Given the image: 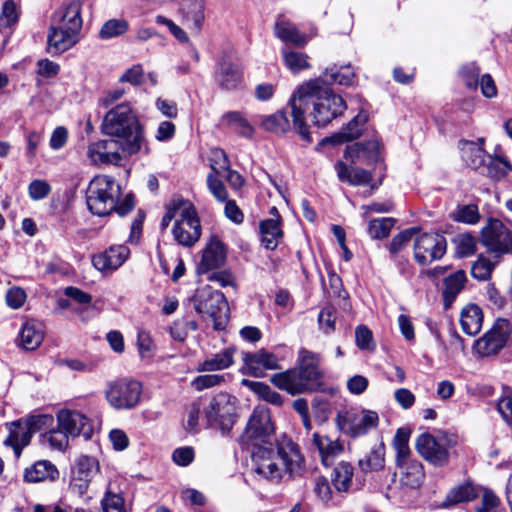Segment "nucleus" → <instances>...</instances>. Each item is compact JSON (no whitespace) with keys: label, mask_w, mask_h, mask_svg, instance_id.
Instances as JSON below:
<instances>
[{"label":"nucleus","mask_w":512,"mask_h":512,"mask_svg":"<svg viewBox=\"0 0 512 512\" xmlns=\"http://www.w3.org/2000/svg\"><path fill=\"white\" fill-rule=\"evenodd\" d=\"M103 512H125L124 499L120 494L108 490L101 501Z\"/></svg>","instance_id":"54"},{"label":"nucleus","mask_w":512,"mask_h":512,"mask_svg":"<svg viewBox=\"0 0 512 512\" xmlns=\"http://www.w3.org/2000/svg\"><path fill=\"white\" fill-rule=\"evenodd\" d=\"M24 480L29 483L53 482L59 478V470L48 460H39L24 471Z\"/></svg>","instance_id":"25"},{"label":"nucleus","mask_w":512,"mask_h":512,"mask_svg":"<svg viewBox=\"0 0 512 512\" xmlns=\"http://www.w3.org/2000/svg\"><path fill=\"white\" fill-rule=\"evenodd\" d=\"M243 384L248 386L251 390H253L260 398L265 400L268 403H271L275 406H281L283 404L282 396L274 391L269 385L263 382L243 380Z\"/></svg>","instance_id":"44"},{"label":"nucleus","mask_w":512,"mask_h":512,"mask_svg":"<svg viewBox=\"0 0 512 512\" xmlns=\"http://www.w3.org/2000/svg\"><path fill=\"white\" fill-rule=\"evenodd\" d=\"M453 242L456 246V254L459 257L470 256L476 251V238L470 233L456 235Z\"/></svg>","instance_id":"49"},{"label":"nucleus","mask_w":512,"mask_h":512,"mask_svg":"<svg viewBox=\"0 0 512 512\" xmlns=\"http://www.w3.org/2000/svg\"><path fill=\"white\" fill-rule=\"evenodd\" d=\"M97 471V462L93 457L82 455L77 459L74 475L92 479Z\"/></svg>","instance_id":"53"},{"label":"nucleus","mask_w":512,"mask_h":512,"mask_svg":"<svg viewBox=\"0 0 512 512\" xmlns=\"http://www.w3.org/2000/svg\"><path fill=\"white\" fill-rule=\"evenodd\" d=\"M313 444L317 447L325 466H330L335 457L343 450V446L338 440H332L328 436L319 433L313 434Z\"/></svg>","instance_id":"29"},{"label":"nucleus","mask_w":512,"mask_h":512,"mask_svg":"<svg viewBox=\"0 0 512 512\" xmlns=\"http://www.w3.org/2000/svg\"><path fill=\"white\" fill-rule=\"evenodd\" d=\"M512 332L509 320L498 318L493 326L478 340L474 350L481 357L497 355L508 343Z\"/></svg>","instance_id":"12"},{"label":"nucleus","mask_w":512,"mask_h":512,"mask_svg":"<svg viewBox=\"0 0 512 512\" xmlns=\"http://www.w3.org/2000/svg\"><path fill=\"white\" fill-rule=\"evenodd\" d=\"M106 146L110 163L117 165L121 162L123 156L136 154L142 150L144 146L139 144V136L134 140H126L112 137L103 140Z\"/></svg>","instance_id":"24"},{"label":"nucleus","mask_w":512,"mask_h":512,"mask_svg":"<svg viewBox=\"0 0 512 512\" xmlns=\"http://www.w3.org/2000/svg\"><path fill=\"white\" fill-rule=\"evenodd\" d=\"M378 414L371 410L351 408L339 412L336 423L339 429L346 435L358 437L366 434L378 425Z\"/></svg>","instance_id":"11"},{"label":"nucleus","mask_w":512,"mask_h":512,"mask_svg":"<svg viewBox=\"0 0 512 512\" xmlns=\"http://www.w3.org/2000/svg\"><path fill=\"white\" fill-rule=\"evenodd\" d=\"M51 191L50 184L45 180H33L28 186V193L32 200H42L48 196Z\"/></svg>","instance_id":"62"},{"label":"nucleus","mask_w":512,"mask_h":512,"mask_svg":"<svg viewBox=\"0 0 512 512\" xmlns=\"http://www.w3.org/2000/svg\"><path fill=\"white\" fill-rule=\"evenodd\" d=\"M120 195L121 187L113 177L97 175L86 190L87 207L94 215H109L116 209Z\"/></svg>","instance_id":"7"},{"label":"nucleus","mask_w":512,"mask_h":512,"mask_svg":"<svg viewBox=\"0 0 512 512\" xmlns=\"http://www.w3.org/2000/svg\"><path fill=\"white\" fill-rule=\"evenodd\" d=\"M130 250L125 245L111 246L103 253L92 257L93 266L102 272L114 271L127 260Z\"/></svg>","instance_id":"23"},{"label":"nucleus","mask_w":512,"mask_h":512,"mask_svg":"<svg viewBox=\"0 0 512 512\" xmlns=\"http://www.w3.org/2000/svg\"><path fill=\"white\" fill-rule=\"evenodd\" d=\"M41 325L35 322H26L19 335V344L25 350H35L43 341Z\"/></svg>","instance_id":"35"},{"label":"nucleus","mask_w":512,"mask_h":512,"mask_svg":"<svg viewBox=\"0 0 512 512\" xmlns=\"http://www.w3.org/2000/svg\"><path fill=\"white\" fill-rule=\"evenodd\" d=\"M363 472L380 471L384 468V443L373 448L363 459L359 460Z\"/></svg>","instance_id":"40"},{"label":"nucleus","mask_w":512,"mask_h":512,"mask_svg":"<svg viewBox=\"0 0 512 512\" xmlns=\"http://www.w3.org/2000/svg\"><path fill=\"white\" fill-rule=\"evenodd\" d=\"M510 171H512V164L506 157L489 155L483 170L480 172L494 181H499Z\"/></svg>","instance_id":"38"},{"label":"nucleus","mask_w":512,"mask_h":512,"mask_svg":"<svg viewBox=\"0 0 512 512\" xmlns=\"http://www.w3.org/2000/svg\"><path fill=\"white\" fill-rule=\"evenodd\" d=\"M142 384L134 379L119 378L107 384L105 398L116 410H129L136 407L141 399Z\"/></svg>","instance_id":"9"},{"label":"nucleus","mask_w":512,"mask_h":512,"mask_svg":"<svg viewBox=\"0 0 512 512\" xmlns=\"http://www.w3.org/2000/svg\"><path fill=\"white\" fill-rule=\"evenodd\" d=\"M189 200L183 199L181 197L173 198L166 206V213L161 221V228L166 229L173 219H178L181 217V211L186 208Z\"/></svg>","instance_id":"50"},{"label":"nucleus","mask_w":512,"mask_h":512,"mask_svg":"<svg viewBox=\"0 0 512 512\" xmlns=\"http://www.w3.org/2000/svg\"><path fill=\"white\" fill-rule=\"evenodd\" d=\"M181 10L188 21H191L196 27L201 26L204 20L203 0H184Z\"/></svg>","instance_id":"46"},{"label":"nucleus","mask_w":512,"mask_h":512,"mask_svg":"<svg viewBox=\"0 0 512 512\" xmlns=\"http://www.w3.org/2000/svg\"><path fill=\"white\" fill-rule=\"evenodd\" d=\"M467 281L463 270H458L444 279L443 301L446 309L450 308L457 295L462 291Z\"/></svg>","instance_id":"32"},{"label":"nucleus","mask_w":512,"mask_h":512,"mask_svg":"<svg viewBox=\"0 0 512 512\" xmlns=\"http://www.w3.org/2000/svg\"><path fill=\"white\" fill-rule=\"evenodd\" d=\"M480 68L475 63L464 65L460 70L463 82L469 89H476L479 85Z\"/></svg>","instance_id":"56"},{"label":"nucleus","mask_w":512,"mask_h":512,"mask_svg":"<svg viewBox=\"0 0 512 512\" xmlns=\"http://www.w3.org/2000/svg\"><path fill=\"white\" fill-rule=\"evenodd\" d=\"M415 231L414 229H406L398 233L393 237L390 245L389 252L391 255H396L403 250L407 246V244L411 241Z\"/></svg>","instance_id":"60"},{"label":"nucleus","mask_w":512,"mask_h":512,"mask_svg":"<svg viewBox=\"0 0 512 512\" xmlns=\"http://www.w3.org/2000/svg\"><path fill=\"white\" fill-rule=\"evenodd\" d=\"M226 261V247L217 237L212 236L203 250L201 261L198 264V273H208L210 270L218 269Z\"/></svg>","instance_id":"21"},{"label":"nucleus","mask_w":512,"mask_h":512,"mask_svg":"<svg viewBox=\"0 0 512 512\" xmlns=\"http://www.w3.org/2000/svg\"><path fill=\"white\" fill-rule=\"evenodd\" d=\"M494 268V264L487 258L480 256L471 268V275L478 280H487Z\"/></svg>","instance_id":"58"},{"label":"nucleus","mask_w":512,"mask_h":512,"mask_svg":"<svg viewBox=\"0 0 512 512\" xmlns=\"http://www.w3.org/2000/svg\"><path fill=\"white\" fill-rule=\"evenodd\" d=\"M477 497L478 492L474 484L470 481H466L449 490L441 504V507L450 508L461 503L471 502Z\"/></svg>","instance_id":"27"},{"label":"nucleus","mask_w":512,"mask_h":512,"mask_svg":"<svg viewBox=\"0 0 512 512\" xmlns=\"http://www.w3.org/2000/svg\"><path fill=\"white\" fill-rule=\"evenodd\" d=\"M174 240L181 246L192 247L201 237L200 219L194 205L189 201L175 220L172 228Z\"/></svg>","instance_id":"13"},{"label":"nucleus","mask_w":512,"mask_h":512,"mask_svg":"<svg viewBox=\"0 0 512 512\" xmlns=\"http://www.w3.org/2000/svg\"><path fill=\"white\" fill-rule=\"evenodd\" d=\"M294 129L305 141L310 142V130L305 120L306 111L310 112L313 122L324 127L346 110L345 101L331 91L321 78L309 80L301 85L289 100Z\"/></svg>","instance_id":"2"},{"label":"nucleus","mask_w":512,"mask_h":512,"mask_svg":"<svg viewBox=\"0 0 512 512\" xmlns=\"http://www.w3.org/2000/svg\"><path fill=\"white\" fill-rule=\"evenodd\" d=\"M221 123L244 138L251 139L255 132V129L250 122L238 111L225 113L221 117Z\"/></svg>","instance_id":"33"},{"label":"nucleus","mask_w":512,"mask_h":512,"mask_svg":"<svg viewBox=\"0 0 512 512\" xmlns=\"http://www.w3.org/2000/svg\"><path fill=\"white\" fill-rule=\"evenodd\" d=\"M498 411L503 420L512 426V396L511 391L506 390L498 402Z\"/></svg>","instance_id":"64"},{"label":"nucleus","mask_w":512,"mask_h":512,"mask_svg":"<svg viewBox=\"0 0 512 512\" xmlns=\"http://www.w3.org/2000/svg\"><path fill=\"white\" fill-rule=\"evenodd\" d=\"M262 244L266 249L274 250L283 236L279 220L266 219L260 223Z\"/></svg>","instance_id":"36"},{"label":"nucleus","mask_w":512,"mask_h":512,"mask_svg":"<svg viewBox=\"0 0 512 512\" xmlns=\"http://www.w3.org/2000/svg\"><path fill=\"white\" fill-rule=\"evenodd\" d=\"M235 410L234 397L224 392L216 394L205 408L207 427L229 432L234 424Z\"/></svg>","instance_id":"10"},{"label":"nucleus","mask_w":512,"mask_h":512,"mask_svg":"<svg viewBox=\"0 0 512 512\" xmlns=\"http://www.w3.org/2000/svg\"><path fill=\"white\" fill-rule=\"evenodd\" d=\"M462 157L470 168L474 170H483L486 164V151L474 143H468L466 147L463 148Z\"/></svg>","instance_id":"41"},{"label":"nucleus","mask_w":512,"mask_h":512,"mask_svg":"<svg viewBox=\"0 0 512 512\" xmlns=\"http://www.w3.org/2000/svg\"><path fill=\"white\" fill-rule=\"evenodd\" d=\"M481 243L496 256L512 254V232L498 219L490 218L482 228Z\"/></svg>","instance_id":"14"},{"label":"nucleus","mask_w":512,"mask_h":512,"mask_svg":"<svg viewBox=\"0 0 512 512\" xmlns=\"http://www.w3.org/2000/svg\"><path fill=\"white\" fill-rule=\"evenodd\" d=\"M234 354L235 349L228 347L199 363L197 371L212 372L227 369L234 364Z\"/></svg>","instance_id":"31"},{"label":"nucleus","mask_w":512,"mask_h":512,"mask_svg":"<svg viewBox=\"0 0 512 512\" xmlns=\"http://www.w3.org/2000/svg\"><path fill=\"white\" fill-rule=\"evenodd\" d=\"M284 63L293 73L309 67L308 56L302 52L283 50Z\"/></svg>","instance_id":"48"},{"label":"nucleus","mask_w":512,"mask_h":512,"mask_svg":"<svg viewBox=\"0 0 512 512\" xmlns=\"http://www.w3.org/2000/svg\"><path fill=\"white\" fill-rule=\"evenodd\" d=\"M338 179L341 182H346L350 185H364L370 182L371 174L359 167L348 166L342 161H338L335 164Z\"/></svg>","instance_id":"30"},{"label":"nucleus","mask_w":512,"mask_h":512,"mask_svg":"<svg viewBox=\"0 0 512 512\" xmlns=\"http://www.w3.org/2000/svg\"><path fill=\"white\" fill-rule=\"evenodd\" d=\"M367 121V112L361 110L339 133L334 134L330 141L334 144H341L359 138Z\"/></svg>","instance_id":"26"},{"label":"nucleus","mask_w":512,"mask_h":512,"mask_svg":"<svg viewBox=\"0 0 512 512\" xmlns=\"http://www.w3.org/2000/svg\"><path fill=\"white\" fill-rule=\"evenodd\" d=\"M260 119V126L269 132L286 133L291 128L287 113L282 110L271 115L261 116Z\"/></svg>","instance_id":"39"},{"label":"nucleus","mask_w":512,"mask_h":512,"mask_svg":"<svg viewBox=\"0 0 512 512\" xmlns=\"http://www.w3.org/2000/svg\"><path fill=\"white\" fill-rule=\"evenodd\" d=\"M500 499L490 490H485L481 503L476 507V512H500Z\"/></svg>","instance_id":"63"},{"label":"nucleus","mask_w":512,"mask_h":512,"mask_svg":"<svg viewBox=\"0 0 512 512\" xmlns=\"http://www.w3.org/2000/svg\"><path fill=\"white\" fill-rule=\"evenodd\" d=\"M102 129L106 135L119 139L134 140L139 136V144L144 146L145 153L149 152L143 127L129 103L110 109L104 117Z\"/></svg>","instance_id":"6"},{"label":"nucleus","mask_w":512,"mask_h":512,"mask_svg":"<svg viewBox=\"0 0 512 512\" xmlns=\"http://www.w3.org/2000/svg\"><path fill=\"white\" fill-rule=\"evenodd\" d=\"M336 310L333 307H324L318 316L320 328L327 334L335 330Z\"/></svg>","instance_id":"61"},{"label":"nucleus","mask_w":512,"mask_h":512,"mask_svg":"<svg viewBox=\"0 0 512 512\" xmlns=\"http://www.w3.org/2000/svg\"><path fill=\"white\" fill-rule=\"evenodd\" d=\"M58 428L63 429L70 437L83 435L85 439L91 437L92 428L89 419L82 413L74 410H61L57 413Z\"/></svg>","instance_id":"19"},{"label":"nucleus","mask_w":512,"mask_h":512,"mask_svg":"<svg viewBox=\"0 0 512 512\" xmlns=\"http://www.w3.org/2000/svg\"><path fill=\"white\" fill-rule=\"evenodd\" d=\"M33 432L26 424L14 423L8 438L4 443L11 446L17 456L21 450L30 443Z\"/></svg>","instance_id":"37"},{"label":"nucleus","mask_w":512,"mask_h":512,"mask_svg":"<svg viewBox=\"0 0 512 512\" xmlns=\"http://www.w3.org/2000/svg\"><path fill=\"white\" fill-rule=\"evenodd\" d=\"M19 18L18 9L13 0H7L2 7L0 14V24L4 27L14 25Z\"/></svg>","instance_id":"59"},{"label":"nucleus","mask_w":512,"mask_h":512,"mask_svg":"<svg viewBox=\"0 0 512 512\" xmlns=\"http://www.w3.org/2000/svg\"><path fill=\"white\" fill-rule=\"evenodd\" d=\"M460 324L465 334L469 336L478 334L483 324L482 309L476 304L465 306L460 314Z\"/></svg>","instance_id":"28"},{"label":"nucleus","mask_w":512,"mask_h":512,"mask_svg":"<svg viewBox=\"0 0 512 512\" xmlns=\"http://www.w3.org/2000/svg\"><path fill=\"white\" fill-rule=\"evenodd\" d=\"M381 155V137L375 136L369 140L347 145L344 157L351 163L375 164Z\"/></svg>","instance_id":"17"},{"label":"nucleus","mask_w":512,"mask_h":512,"mask_svg":"<svg viewBox=\"0 0 512 512\" xmlns=\"http://www.w3.org/2000/svg\"><path fill=\"white\" fill-rule=\"evenodd\" d=\"M129 30V22L124 18H112L103 23L99 37L103 40L124 35Z\"/></svg>","instance_id":"42"},{"label":"nucleus","mask_w":512,"mask_h":512,"mask_svg":"<svg viewBox=\"0 0 512 512\" xmlns=\"http://www.w3.org/2000/svg\"><path fill=\"white\" fill-rule=\"evenodd\" d=\"M273 433L269 410L256 407L240 436L242 444L252 447L254 471L275 483L301 476L305 471V462L299 446L285 435L272 442Z\"/></svg>","instance_id":"1"},{"label":"nucleus","mask_w":512,"mask_h":512,"mask_svg":"<svg viewBox=\"0 0 512 512\" xmlns=\"http://www.w3.org/2000/svg\"><path fill=\"white\" fill-rule=\"evenodd\" d=\"M425 478L422 463L410 457L396 459V470L393 473V481L398 479L402 486L412 489L421 486Z\"/></svg>","instance_id":"18"},{"label":"nucleus","mask_w":512,"mask_h":512,"mask_svg":"<svg viewBox=\"0 0 512 512\" xmlns=\"http://www.w3.org/2000/svg\"><path fill=\"white\" fill-rule=\"evenodd\" d=\"M224 376L218 375V374H205L197 376L193 379L191 382V385L193 388H195L197 391H202L204 389L212 388L215 386L220 385L222 382H224Z\"/></svg>","instance_id":"57"},{"label":"nucleus","mask_w":512,"mask_h":512,"mask_svg":"<svg viewBox=\"0 0 512 512\" xmlns=\"http://www.w3.org/2000/svg\"><path fill=\"white\" fill-rule=\"evenodd\" d=\"M82 3L80 0H65L53 13L47 36V52L59 55L79 40L82 27Z\"/></svg>","instance_id":"5"},{"label":"nucleus","mask_w":512,"mask_h":512,"mask_svg":"<svg viewBox=\"0 0 512 512\" xmlns=\"http://www.w3.org/2000/svg\"><path fill=\"white\" fill-rule=\"evenodd\" d=\"M453 219L457 222L470 225L478 223L480 220V214L477 205L468 204L458 206L453 213Z\"/></svg>","instance_id":"51"},{"label":"nucleus","mask_w":512,"mask_h":512,"mask_svg":"<svg viewBox=\"0 0 512 512\" xmlns=\"http://www.w3.org/2000/svg\"><path fill=\"white\" fill-rule=\"evenodd\" d=\"M88 157L95 164H111L103 140L92 143L88 147Z\"/></svg>","instance_id":"55"},{"label":"nucleus","mask_w":512,"mask_h":512,"mask_svg":"<svg viewBox=\"0 0 512 512\" xmlns=\"http://www.w3.org/2000/svg\"><path fill=\"white\" fill-rule=\"evenodd\" d=\"M321 355L301 348L294 368L275 373L270 382L278 389L295 396L318 391L323 386L324 372L320 368Z\"/></svg>","instance_id":"3"},{"label":"nucleus","mask_w":512,"mask_h":512,"mask_svg":"<svg viewBox=\"0 0 512 512\" xmlns=\"http://www.w3.org/2000/svg\"><path fill=\"white\" fill-rule=\"evenodd\" d=\"M415 449L418 454L430 464L443 467L448 464L450 454L445 437H435L424 432L415 440Z\"/></svg>","instance_id":"16"},{"label":"nucleus","mask_w":512,"mask_h":512,"mask_svg":"<svg viewBox=\"0 0 512 512\" xmlns=\"http://www.w3.org/2000/svg\"><path fill=\"white\" fill-rule=\"evenodd\" d=\"M215 81L224 90H234L242 82V71L229 58H221L215 69Z\"/></svg>","instance_id":"22"},{"label":"nucleus","mask_w":512,"mask_h":512,"mask_svg":"<svg viewBox=\"0 0 512 512\" xmlns=\"http://www.w3.org/2000/svg\"><path fill=\"white\" fill-rule=\"evenodd\" d=\"M196 312L212 319L215 330H223L229 319V306L222 292L204 287L192 299Z\"/></svg>","instance_id":"8"},{"label":"nucleus","mask_w":512,"mask_h":512,"mask_svg":"<svg viewBox=\"0 0 512 512\" xmlns=\"http://www.w3.org/2000/svg\"><path fill=\"white\" fill-rule=\"evenodd\" d=\"M446 251V238L438 233H423L414 242V259L421 266L440 260Z\"/></svg>","instance_id":"15"},{"label":"nucleus","mask_w":512,"mask_h":512,"mask_svg":"<svg viewBox=\"0 0 512 512\" xmlns=\"http://www.w3.org/2000/svg\"><path fill=\"white\" fill-rule=\"evenodd\" d=\"M355 343L356 346L362 351H374L376 347L372 331L365 325H359L356 327Z\"/></svg>","instance_id":"52"},{"label":"nucleus","mask_w":512,"mask_h":512,"mask_svg":"<svg viewBox=\"0 0 512 512\" xmlns=\"http://www.w3.org/2000/svg\"><path fill=\"white\" fill-rule=\"evenodd\" d=\"M355 77L354 71L350 66H343L339 69L335 67L326 69L323 77H320L325 85L330 83H338L340 85H349L353 82Z\"/></svg>","instance_id":"45"},{"label":"nucleus","mask_w":512,"mask_h":512,"mask_svg":"<svg viewBox=\"0 0 512 512\" xmlns=\"http://www.w3.org/2000/svg\"><path fill=\"white\" fill-rule=\"evenodd\" d=\"M243 361L248 373L253 377H262L266 370L281 368L278 357L265 349L255 353H245Z\"/></svg>","instance_id":"20"},{"label":"nucleus","mask_w":512,"mask_h":512,"mask_svg":"<svg viewBox=\"0 0 512 512\" xmlns=\"http://www.w3.org/2000/svg\"><path fill=\"white\" fill-rule=\"evenodd\" d=\"M321 355L301 348L294 368L275 373L270 382L278 389L295 396L318 391L323 386L324 372L320 368Z\"/></svg>","instance_id":"4"},{"label":"nucleus","mask_w":512,"mask_h":512,"mask_svg":"<svg viewBox=\"0 0 512 512\" xmlns=\"http://www.w3.org/2000/svg\"><path fill=\"white\" fill-rule=\"evenodd\" d=\"M353 477V467L348 462H340L334 469L332 483L339 492L349 489Z\"/></svg>","instance_id":"43"},{"label":"nucleus","mask_w":512,"mask_h":512,"mask_svg":"<svg viewBox=\"0 0 512 512\" xmlns=\"http://www.w3.org/2000/svg\"><path fill=\"white\" fill-rule=\"evenodd\" d=\"M275 35L280 40L299 47L305 46L308 42V37L305 34L301 33L293 23L284 19H279L275 23Z\"/></svg>","instance_id":"34"},{"label":"nucleus","mask_w":512,"mask_h":512,"mask_svg":"<svg viewBox=\"0 0 512 512\" xmlns=\"http://www.w3.org/2000/svg\"><path fill=\"white\" fill-rule=\"evenodd\" d=\"M411 430L409 428H398L393 439V447L396 450V459H403L411 456L409 449V438Z\"/></svg>","instance_id":"47"}]
</instances>
